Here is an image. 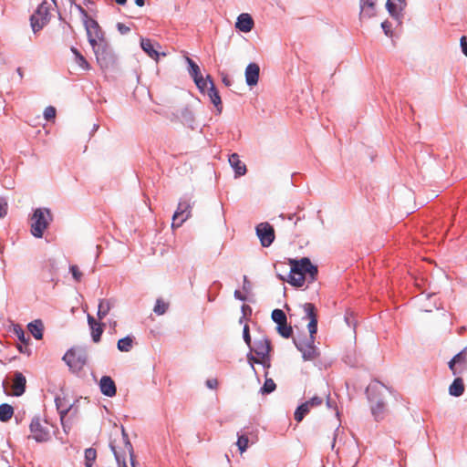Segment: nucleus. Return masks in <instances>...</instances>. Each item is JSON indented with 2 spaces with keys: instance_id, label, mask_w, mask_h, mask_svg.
Wrapping results in <instances>:
<instances>
[{
  "instance_id": "43",
  "label": "nucleus",
  "mask_w": 467,
  "mask_h": 467,
  "mask_svg": "<svg viewBox=\"0 0 467 467\" xmlns=\"http://www.w3.org/2000/svg\"><path fill=\"white\" fill-rule=\"evenodd\" d=\"M69 269H70V272H71V274H72V275H73V278H74L77 282H79V281L81 280V278H82L83 274H82V272L79 270L78 266V265H71V266H70V268H69Z\"/></svg>"
},
{
  "instance_id": "15",
  "label": "nucleus",
  "mask_w": 467,
  "mask_h": 467,
  "mask_svg": "<svg viewBox=\"0 0 467 467\" xmlns=\"http://www.w3.org/2000/svg\"><path fill=\"white\" fill-rule=\"evenodd\" d=\"M140 47L142 50L156 62L159 61L161 56H167L165 52H160L161 45L158 42H153L149 38H141Z\"/></svg>"
},
{
  "instance_id": "17",
  "label": "nucleus",
  "mask_w": 467,
  "mask_h": 467,
  "mask_svg": "<svg viewBox=\"0 0 467 467\" xmlns=\"http://www.w3.org/2000/svg\"><path fill=\"white\" fill-rule=\"evenodd\" d=\"M271 342L267 337H262L255 341L253 351L261 358L270 361L269 353L271 351Z\"/></svg>"
},
{
  "instance_id": "28",
  "label": "nucleus",
  "mask_w": 467,
  "mask_h": 467,
  "mask_svg": "<svg viewBox=\"0 0 467 467\" xmlns=\"http://www.w3.org/2000/svg\"><path fill=\"white\" fill-rule=\"evenodd\" d=\"M464 391V384L462 378H456L449 387V393L451 396L459 397Z\"/></svg>"
},
{
  "instance_id": "33",
  "label": "nucleus",
  "mask_w": 467,
  "mask_h": 467,
  "mask_svg": "<svg viewBox=\"0 0 467 467\" xmlns=\"http://www.w3.org/2000/svg\"><path fill=\"white\" fill-rule=\"evenodd\" d=\"M117 347L121 352H129L132 348V338L128 336L119 339Z\"/></svg>"
},
{
  "instance_id": "34",
  "label": "nucleus",
  "mask_w": 467,
  "mask_h": 467,
  "mask_svg": "<svg viewBox=\"0 0 467 467\" xmlns=\"http://www.w3.org/2000/svg\"><path fill=\"white\" fill-rule=\"evenodd\" d=\"M97 458V451L93 448L86 449L85 451V465L86 467H92Z\"/></svg>"
},
{
  "instance_id": "56",
  "label": "nucleus",
  "mask_w": 467,
  "mask_h": 467,
  "mask_svg": "<svg viewBox=\"0 0 467 467\" xmlns=\"http://www.w3.org/2000/svg\"><path fill=\"white\" fill-rule=\"evenodd\" d=\"M17 73H18V75L20 76V78H23V72H22L21 67H18V68H17Z\"/></svg>"
},
{
  "instance_id": "3",
  "label": "nucleus",
  "mask_w": 467,
  "mask_h": 467,
  "mask_svg": "<svg viewBox=\"0 0 467 467\" xmlns=\"http://www.w3.org/2000/svg\"><path fill=\"white\" fill-rule=\"evenodd\" d=\"M289 265L291 270L287 282L290 285L296 287L303 286L306 282V275L309 276L310 282L316 280L318 272L317 267L311 263L309 258L303 257L299 260L289 259Z\"/></svg>"
},
{
  "instance_id": "10",
  "label": "nucleus",
  "mask_w": 467,
  "mask_h": 467,
  "mask_svg": "<svg viewBox=\"0 0 467 467\" xmlns=\"http://www.w3.org/2000/svg\"><path fill=\"white\" fill-rule=\"evenodd\" d=\"M31 437L37 442L47 441L50 438V430L48 422L42 420L38 417L34 418L30 423Z\"/></svg>"
},
{
  "instance_id": "42",
  "label": "nucleus",
  "mask_w": 467,
  "mask_h": 467,
  "mask_svg": "<svg viewBox=\"0 0 467 467\" xmlns=\"http://www.w3.org/2000/svg\"><path fill=\"white\" fill-rule=\"evenodd\" d=\"M248 360L253 364V363H257V364H262L264 365L265 368H269L270 367V361L267 362V360L265 358H255L254 357L253 355H248Z\"/></svg>"
},
{
  "instance_id": "25",
  "label": "nucleus",
  "mask_w": 467,
  "mask_h": 467,
  "mask_svg": "<svg viewBox=\"0 0 467 467\" xmlns=\"http://www.w3.org/2000/svg\"><path fill=\"white\" fill-rule=\"evenodd\" d=\"M375 15V3L373 0H360V16L371 17Z\"/></svg>"
},
{
  "instance_id": "54",
  "label": "nucleus",
  "mask_w": 467,
  "mask_h": 467,
  "mask_svg": "<svg viewBox=\"0 0 467 467\" xmlns=\"http://www.w3.org/2000/svg\"><path fill=\"white\" fill-rule=\"evenodd\" d=\"M115 2L119 5H124L127 3V0H115Z\"/></svg>"
},
{
  "instance_id": "18",
  "label": "nucleus",
  "mask_w": 467,
  "mask_h": 467,
  "mask_svg": "<svg viewBox=\"0 0 467 467\" xmlns=\"http://www.w3.org/2000/svg\"><path fill=\"white\" fill-rule=\"evenodd\" d=\"M260 67L255 63H250L245 68V80L248 86H255L259 79Z\"/></svg>"
},
{
  "instance_id": "36",
  "label": "nucleus",
  "mask_w": 467,
  "mask_h": 467,
  "mask_svg": "<svg viewBox=\"0 0 467 467\" xmlns=\"http://www.w3.org/2000/svg\"><path fill=\"white\" fill-rule=\"evenodd\" d=\"M64 400L65 399L63 398H56V405H57V410L61 416V418H63L70 410V407L71 405H67V404H65L64 403Z\"/></svg>"
},
{
  "instance_id": "1",
  "label": "nucleus",
  "mask_w": 467,
  "mask_h": 467,
  "mask_svg": "<svg viewBox=\"0 0 467 467\" xmlns=\"http://www.w3.org/2000/svg\"><path fill=\"white\" fill-rule=\"evenodd\" d=\"M303 309L306 315V317L309 319V323L307 325L309 331V337L307 339H298L295 340V344L297 349L302 352L303 358L305 360H314L319 356V352L317 348L314 346L315 341V334L317 331V311L314 304L312 303H305L303 305Z\"/></svg>"
},
{
  "instance_id": "6",
  "label": "nucleus",
  "mask_w": 467,
  "mask_h": 467,
  "mask_svg": "<svg viewBox=\"0 0 467 467\" xmlns=\"http://www.w3.org/2000/svg\"><path fill=\"white\" fill-rule=\"evenodd\" d=\"M81 11L85 16L84 26L88 42L92 48L101 45L102 43L104 44L107 40L99 23L92 17L88 16V13L83 8H81Z\"/></svg>"
},
{
  "instance_id": "35",
  "label": "nucleus",
  "mask_w": 467,
  "mask_h": 467,
  "mask_svg": "<svg viewBox=\"0 0 467 467\" xmlns=\"http://www.w3.org/2000/svg\"><path fill=\"white\" fill-rule=\"evenodd\" d=\"M210 81L213 80L209 75L205 78L202 76H201L198 78L194 79L196 86L202 92H203L204 89L209 90Z\"/></svg>"
},
{
  "instance_id": "47",
  "label": "nucleus",
  "mask_w": 467,
  "mask_h": 467,
  "mask_svg": "<svg viewBox=\"0 0 467 467\" xmlns=\"http://www.w3.org/2000/svg\"><path fill=\"white\" fill-rule=\"evenodd\" d=\"M461 47L462 53L467 57V38L465 36L461 37Z\"/></svg>"
},
{
  "instance_id": "41",
  "label": "nucleus",
  "mask_w": 467,
  "mask_h": 467,
  "mask_svg": "<svg viewBox=\"0 0 467 467\" xmlns=\"http://www.w3.org/2000/svg\"><path fill=\"white\" fill-rule=\"evenodd\" d=\"M15 333L21 343H29V337H26L25 331L20 327H15Z\"/></svg>"
},
{
  "instance_id": "2",
  "label": "nucleus",
  "mask_w": 467,
  "mask_h": 467,
  "mask_svg": "<svg viewBox=\"0 0 467 467\" xmlns=\"http://www.w3.org/2000/svg\"><path fill=\"white\" fill-rule=\"evenodd\" d=\"M109 447L115 456L118 467H137L133 446L124 428L121 430L120 436L110 441Z\"/></svg>"
},
{
  "instance_id": "14",
  "label": "nucleus",
  "mask_w": 467,
  "mask_h": 467,
  "mask_svg": "<svg viewBox=\"0 0 467 467\" xmlns=\"http://www.w3.org/2000/svg\"><path fill=\"white\" fill-rule=\"evenodd\" d=\"M323 399L317 396L311 398L309 400L302 403L295 411L294 417L297 422L302 421L304 417L311 410V409L321 406Z\"/></svg>"
},
{
  "instance_id": "38",
  "label": "nucleus",
  "mask_w": 467,
  "mask_h": 467,
  "mask_svg": "<svg viewBox=\"0 0 467 467\" xmlns=\"http://www.w3.org/2000/svg\"><path fill=\"white\" fill-rule=\"evenodd\" d=\"M276 388L275 381L272 379H265L264 386L261 389L262 393L269 394Z\"/></svg>"
},
{
  "instance_id": "40",
  "label": "nucleus",
  "mask_w": 467,
  "mask_h": 467,
  "mask_svg": "<svg viewBox=\"0 0 467 467\" xmlns=\"http://www.w3.org/2000/svg\"><path fill=\"white\" fill-rule=\"evenodd\" d=\"M57 110L53 106H48L44 110V118L46 120L50 121L54 120L56 118Z\"/></svg>"
},
{
  "instance_id": "21",
  "label": "nucleus",
  "mask_w": 467,
  "mask_h": 467,
  "mask_svg": "<svg viewBox=\"0 0 467 467\" xmlns=\"http://www.w3.org/2000/svg\"><path fill=\"white\" fill-rule=\"evenodd\" d=\"M88 323L91 329V337L95 343L99 342L103 333V324L98 323L91 315H88Z\"/></svg>"
},
{
  "instance_id": "55",
  "label": "nucleus",
  "mask_w": 467,
  "mask_h": 467,
  "mask_svg": "<svg viewBox=\"0 0 467 467\" xmlns=\"http://www.w3.org/2000/svg\"><path fill=\"white\" fill-rule=\"evenodd\" d=\"M246 285H249V281L247 279V276L244 275V288L245 289L246 288Z\"/></svg>"
},
{
  "instance_id": "39",
  "label": "nucleus",
  "mask_w": 467,
  "mask_h": 467,
  "mask_svg": "<svg viewBox=\"0 0 467 467\" xmlns=\"http://www.w3.org/2000/svg\"><path fill=\"white\" fill-rule=\"evenodd\" d=\"M249 443V439L246 435H241L238 437L236 445L238 446L239 451L241 453L246 451Z\"/></svg>"
},
{
  "instance_id": "32",
  "label": "nucleus",
  "mask_w": 467,
  "mask_h": 467,
  "mask_svg": "<svg viewBox=\"0 0 467 467\" xmlns=\"http://www.w3.org/2000/svg\"><path fill=\"white\" fill-rule=\"evenodd\" d=\"M186 62L189 65V74L194 79L202 76L199 66L189 57H186Z\"/></svg>"
},
{
  "instance_id": "48",
  "label": "nucleus",
  "mask_w": 467,
  "mask_h": 467,
  "mask_svg": "<svg viewBox=\"0 0 467 467\" xmlns=\"http://www.w3.org/2000/svg\"><path fill=\"white\" fill-rule=\"evenodd\" d=\"M381 27L383 28L385 34L387 36H389V32H390V28H391L390 23H389L388 21H384L381 23Z\"/></svg>"
},
{
  "instance_id": "51",
  "label": "nucleus",
  "mask_w": 467,
  "mask_h": 467,
  "mask_svg": "<svg viewBox=\"0 0 467 467\" xmlns=\"http://www.w3.org/2000/svg\"><path fill=\"white\" fill-rule=\"evenodd\" d=\"M222 80H223V83L227 87L232 85V80L227 75H223Z\"/></svg>"
},
{
  "instance_id": "24",
  "label": "nucleus",
  "mask_w": 467,
  "mask_h": 467,
  "mask_svg": "<svg viewBox=\"0 0 467 467\" xmlns=\"http://www.w3.org/2000/svg\"><path fill=\"white\" fill-rule=\"evenodd\" d=\"M387 9L392 16H398L406 6L405 0H388Z\"/></svg>"
},
{
  "instance_id": "4",
  "label": "nucleus",
  "mask_w": 467,
  "mask_h": 467,
  "mask_svg": "<svg viewBox=\"0 0 467 467\" xmlns=\"http://www.w3.org/2000/svg\"><path fill=\"white\" fill-rule=\"evenodd\" d=\"M388 389L378 380L369 383L367 388V395L371 403V411L376 420L381 419L386 411V405L383 400Z\"/></svg>"
},
{
  "instance_id": "9",
  "label": "nucleus",
  "mask_w": 467,
  "mask_h": 467,
  "mask_svg": "<svg viewBox=\"0 0 467 467\" xmlns=\"http://www.w3.org/2000/svg\"><path fill=\"white\" fill-rule=\"evenodd\" d=\"M92 49L95 53L97 62L99 63L100 68L108 69L114 65L115 57L108 41H106L104 44L102 43L101 45L93 47Z\"/></svg>"
},
{
  "instance_id": "12",
  "label": "nucleus",
  "mask_w": 467,
  "mask_h": 467,
  "mask_svg": "<svg viewBox=\"0 0 467 467\" xmlns=\"http://www.w3.org/2000/svg\"><path fill=\"white\" fill-rule=\"evenodd\" d=\"M192 205L189 201H180L172 217V227H180L191 216Z\"/></svg>"
},
{
  "instance_id": "46",
  "label": "nucleus",
  "mask_w": 467,
  "mask_h": 467,
  "mask_svg": "<svg viewBox=\"0 0 467 467\" xmlns=\"http://www.w3.org/2000/svg\"><path fill=\"white\" fill-rule=\"evenodd\" d=\"M206 386L209 389H215L218 387V380L216 379H209L206 380Z\"/></svg>"
},
{
  "instance_id": "23",
  "label": "nucleus",
  "mask_w": 467,
  "mask_h": 467,
  "mask_svg": "<svg viewBox=\"0 0 467 467\" xmlns=\"http://www.w3.org/2000/svg\"><path fill=\"white\" fill-rule=\"evenodd\" d=\"M229 162L231 166L234 168L235 174L237 176H243L246 173V166L240 161L238 154L233 153L229 157Z\"/></svg>"
},
{
  "instance_id": "53",
  "label": "nucleus",
  "mask_w": 467,
  "mask_h": 467,
  "mask_svg": "<svg viewBox=\"0 0 467 467\" xmlns=\"http://www.w3.org/2000/svg\"><path fill=\"white\" fill-rule=\"evenodd\" d=\"M135 4L141 7L144 5V0H135Z\"/></svg>"
},
{
  "instance_id": "37",
  "label": "nucleus",
  "mask_w": 467,
  "mask_h": 467,
  "mask_svg": "<svg viewBox=\"0 0 467 467\" xmlns=\"http://www.w3.org/2000/svg\"><path fill=\"white\" fill-rule=\"evenodd\" d=\"M168 303L164 302L162 299L159 298L156 301L155 306H154V313L161 316L163 315L167 309H168Z\"/></svg>"
},
{
  "instance_id": "27",
  "label": "nucleus",
  "mask_w": 467,
  "mask_h": 467,
  "mask_svg": "<svg viewBox=\"0 0 467 467\" xmlns=\"http://www.w3.org/2000/svg\"><path fill=\"white\" fill-rule=\"evenodd\" d=\"M208 95H209L213 104L218 109L219 111H221L222 110V100H221L219 92L214 86L213 81H210Z\"/></svg>"
},
{
  "instance_id": "19",
  "label": "nucleus",
  "mask_w": 467,
  "mask_h": 467,
  "mask_svg": "<svg viewBox=\"0 0 467 467\" xmlns=\"http://www.w3.org/2000/svg\"><path fill=\"white\" fill-rule=\"evenodd\" d=\"M100 391L108 397H113L116 395L117 389L115 382L109 376H103L99 381Z\"/></svg>"
},
{
  "instance_id": "26",
  "label": "nucleus",
  "mask_w": 467,
  "mask_h": 467,
  "mask_svg": "<svg viewBox=\"0 0 467 467\" xmlns=\"http://www.w3.org/2000/svg\"><path fill=\"white\" fill-rule=\"evenodd\" d=\"M27 328L36 339H42L44 324L40 319H36L33 322H30Z\"/></svg>"
},
{
  "instance_id": "11",
  "label": "nucleus",
  "mask_w": 467,
  "mask_h": 467,
  "mask_svg": "<svg viewBox=\"0 0 467 467\" xmlns=\"http://www.w3.org/2000/svg\"><path fill=\"white\" fill-rule=\"evenodd\" d=\"M272 319L276 323L277 332L285 338H289L293 334V328L287 324L285 312L281 309H275L272 312Z\"/></svg>"
},
{
  "instance_id": "52",
  "label": "nucleus",
  "mask_w": 467,
  "mask_h": 467,
  "mask_svg": "<svg viewBox=\"0 0 467 467\" xmlns=\"http://www.w3.org/2000/svg\"><path fill=\"white\" fill-rule=\"evenodd\" d=\"M234 296H235V297H237L240 300H243V301L245 300V297L244 296H242L241 293L237 290L234 292Z\"/></svg>"
},
{
  "instance_id": "22",
  "label": "nucleus",
  "mask_w": 467,
  "mask_h": 467,
  "mask_svg": "<svg viewBox=\"0 0 467 467\" xmlns=\"http://www.w3.org/2000/svg\"><path fill=\"white\" fill-rule=\"evenodd\" d=\"M26 379L21 372H16L12 389L15 396H21L26 389Z\"/></svg>"
},
{
  "instance_id": "49",
  "label": "nucleus",
  "mask_w": 467,
  "mask_h": 467,
  "mask_svg": "<svg viewBox=\"0 0 467 467\" xmlns=\"http://www.w3.org/2000/svg\"><path fill=\"white\" fill-rule=\"evenodd\" d=\"M118 29L121 34H127L130 32V27L121 23L118 24Z\"/></svg>"
},
{
  "instance_id": "45",
  "label": "nucleus",
  "mask_w": 467,
  "mask_h": 467,
  "mask_svg": "<svg viewBox=\"0 0 467 467\" xmlns=\"http://www.w3.org/2000/svg\"><path fill=\"white\" fill-rule=\"evenodd\" d=\"M244 339L245 341V343L250 346L251 344V337H250V333H249V327L248 325H245L244 327Z\"/></svg>"
},
{
  "instance_id": "13",
  "label": "nucleus",
  "mask_w": 467,
  "mask_h": 467,
  "mask_svg": "<svg viewBox=\"0 0 467 467\" xmlns=\"http://www.w3.org/2000/svg\"><path fill=\"white\" fill-rule=\"evenodd\" d=\"M256 234L264 247H268L275 240V230L269 223H261L256 226Z\"/></svg>"
},
{
  "instance_id": "16",
  "label": "nucleus",
  "mask_w": 467,
  "mask_h": 467,
  "mask_svg": "<svg viewBox=\"0 0 467 467\" xmlns=\"http://www.w3.org/2000/svg\"><path fill=\"white\" fill-rule=\"evenodd\" d=\"M449 368L453 375L461 374L467 369L466 348L452 358V359L449 362Z\"/></svg>"
},
{
  "instance_id": "20",
  "label": "nucleus",
  "mask_w": 467,
  "mask_h": 467,
  "mask_svg": "<svg viewBox=\"0 0 467 467\" xmlns=\"http://www.w3.org/2000/svg\"><path fill=\"white\" fill-rule=\"evenodd\" d=\"M235 26L242 32H250L254 27V20L249 14H241L237 18Z\"/></svg>"
},
{
  "instance_id": "29",
  "label": "nucleus",
  "mask_w": 467,
  "mask_h": 467,
  "mask_svg": "<svg viewBox=\"0 0 467 467\" xmlns=\"http://www.w3.org/2000/svg\"><path fill=\"white\" fill-rule=\"evenodd\" d=\"M111 309V303L108 299H100L98 307V313L97 316L99 319H103L110 311Z\"/></svg>"
},
{
  "instance_id": "5",
  "label": "nucleus",
  "mask_w": 467,
  "mask_h": 467,
  "mask_svg": "<svg viewBox=\"0 0 467 467\" xmlns=\"http://www.w3.org/2000/svg\"><path fill=\"white\" fill-rule=\"evenodd\" d=\"M51 221L52 215L48 209H36L31 217V234L33 236L41 238Z\"/></svg>"
},
{
  "instance_id": "8",
  "label": "nucleus",
  "mask_w": 467,
  "mask_h": 467,
  "mask_svg": "<svg viewBox=\"0 0 467 467\" xmlns=\"http://www.w3.org/2000/svg\"><path fill=\"white\" fill-rule=\"evenodd\" d=\"M50 19V4L42 2L30 17L32 30L36 33L41 30Z\"/></svg>"
},
{
  "instance_id": "7",
  "label": "nucleus",
  "mask_w": 467,
  "mask_h": 467,
  "mask_svg": "<svg viewBox=\"0 0 467 467\" xmlns=\"http://www.w3.org/2000/svg\"><path fill=\"white\" fill-rule=\"evenodd\" d=\"M63 360L69 368L78 373L83 369L88 361L87 351L81 348H72L66 352Z\"/></svg>"
},
{
  "instance_id": "44",
  "label": "nucleus",
  "mask_w": 467,
  "mask_h": 467,
  "mask_svg": "<svg viewBox=\"0 0 467 467\" xmlns=\"http://www.w3.org/2000/svg\"><path fill=\"white\" fill-rule=\"evenodd\" d=\"M20 353L30 355V348L28 343H21L17 346Z\"/></svg>"
},
{
  "instance_id": "30",
  "label": "nucleus",
  "mask_w": 467,
  "mask_h": 467,
  "mask_svg": "<svg viewBox=\"0 0 467 467\" xmlns=\"http://www.w3.org/2000/svg\"><path fill=\"white\" fill-rule=\"evenodd\" d=\"M14 414V409L11 405L3 403L0 405V420L5 422L9 420Z\"/></svg>"
},
{
  "instance_id": "50",
  "label": "nucleus",
  "mask_w": 467,
  "mask_h": 467,
  "mask_svg": "<svg viewBox=\"0 0 467 467\" xmlns=\"http://www.w3.org/2000/svg\"><path fill=\"white\" fill-rule=\"evenodd\" d=\"M6 213H7V204L0 203V218H3L4 216H5Z\"/></svg>"
},
{
  "instance_id": "31",
  "label": "nucleus",
  "mask_w": 467,
  "mask_h": 467,
  "mask_svg": "<svg viewBox=\"0 0 467 467\" xmlns=\"http://www.w3.org/2000/svg\"><path fill=\"white\" fill-rule=\"evenodd\" d=\"M72 53L75 55L76 63L83 69L88 70L90 68V65L87 61V59L81 55V53L74 47H71Z\"/></svg>"
}]
</instances>
